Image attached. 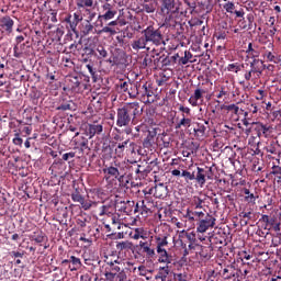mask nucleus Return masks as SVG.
I'll list each match as a JSON object with an SVG mask.
<instances>
[{"instance_id": "nucleus-46", "label": "nucleus", "mask_w": 281, "mask_h": 281, "mask_svg": "<svg viewBox=\"0 0 281 281\" xmlns=\"http://www.w3.org/2000/svg\"><path fill=\"white\" fill-rule=\"evenodd\" d=\"M80 205H81L82 210H85L87 212L88 210H91V207H93V205H98V202H92V201L87 202L83 199V201L80 203Z\"/></svg>"}, {"instance_id": "nucleus-10", "label": "nucleus", "mask_w": 281, "mask_h": 281, "mask_svg": "<svg viewBox=\"0 0 281 281\" xmlns=\"http://www.w3.org/2000/svg\"><path fill=\"white\" fill-rule=\"evenodd\" d=\"M143 192L145 196L147 194H153L154 192V196H156V199H165V196L168 195V187H166L164 183H159L154 189L151 188L148 191H143Z\"/></svg>"}, {"instance_id": "nucleus-27", "label": "nucleus", "mask_w": 281, "mask_h": 281, "mask_svg": "<svg viewBox=\"0 0 281 281\" xmlns=\"http://www.w3.org/2000/svg\"><path fill=\"white\" fill-rule=\"evenodd\" d=\"M244 194H245L244 200L246 201V203H248V205H252V206L256 205V199H258V196L251 193V191H249V189L247 188L244 189Z\"/></svg>"}, {"instance_id": "nucleus-11", "label": "nucleus", "mask_w": 281, "mask_h": 281, "mask_svg": "<svg viewBox=\"0 0 281 281\" xmlns=\"http://www.w3.org/2000/svg\"><path fill=\"white\" fill-rule=\"evenodd\" d=\"M130 146V153H135V143L131 142V139H126L122 143H119L116 148H115V155H117L119 157H124V151L126 150V148H128Z\"/></svg>"}, {"instance_id": "nucleus-22", "label": "nucleus", "mask_w": 281, "mask_h": 281, "mask_svg": "<svg viewBox=\"0 0 281 281\" xmlns=\"http://www.w3.org/2000/svg\"><path fill=\"white\" fill-rule=\"evenodd\" d=\"M157 10V3L155 1H145L140 4V12H146V14H155Z\"/></svg>"}, {"instance_id": "nucleus-8", "label": "nucleus", "mask_w": 281, "mask_h": 281, "mask_svg": "<svg viewBox=\"0 0 281 281\" xmlns=\"http://www.w3.org/2000/svg\"><path fill=\"white\" fill-rule=\"evenodd\" d=\"M222 277L224 280L240 281V270L236 267L228 265L222 270Z\"/></svg>"}, {"instance_id": "nucleus-33", "label": "nucleus", "mask_w": 281, "mask_h": 281, "mask_svg": "<svg viewBox=\"0 0 281 281\" xmlns=\"http://www.w3.org/2000/svg\"><path fill=\"white\" fill-rule=\"evenodd\" d=\"M193 131L198 137H205V131H207V127L201 123H198Z\"/></svg>"}, {"instance_id": "nucleus-1", "label": "nucleus", "mask_w": 281, "mask_h": 281, "mask_svg": "<svg viewBox=\"0 0 281 281\" xmlns=\"http://www.w3.org/2000/svg\"><path fill=\"white\" fill-rule=\"evenodd\" d=\"M144 113V108L139 102L125 103L116 110V126H130L131 122H135L139 115Z\"/></svg>"}, {"instance_id": "nucleus-42", "label": "nucleus", "mask_w": 281, "mask_h": 281, "mask_svg": "<svg viewBox=\"0 0 281 281\" xmlns=\"http://www.w3.org/2000/svg\"><path fill=\"white\" fill-rule=\"evenodd\" d=\"M130 86L131 81H120V83H117L119 93H126V91H128Z\"/></svg>"}, {"instance_id": "nucleus-58", "label": "nucleus", "mask_w": 281, "mask_h": 281, "mask_svg": "<svg viewBox=\"0 0 281 281\" xmlns=\"http://www.w3.org/2000/svg\"><path fill=\"white\" fill-rule=\"evenodd\" d=\"M110 265H111V271L113 272V273H115L116 276L122 271V268H120L119 266H114V263L113 262H110Z\"/></svg>"}, {"instance_id": "nucleus-17", "label": "nucleus", "mask_w": 281, "mask_h": 281, "mask_svg": "<svg viewBox=\"0 0 281 281\" xmlns=\"http://www.w3.org/2000/svg\"><path fill=\"white\" fill-rule=\"evenodd\" d=\"M251 206L252 205L247 204L246 206L240 209L241 212L239 213V218H244L241 220V223H244V225H247V223L251 221V216H254V209Z\"/></svg>"}, {"instance_id": "nucleus-26", "label": "nucleus", "mask_w": 281, "mask_h": 281, "mask_svg": "<svg viewBox=\"0 0 281 281\" xmlns=\"http://www.w3.org/2000/svg\"><path fill=\"white\" fill-rule=\"evenodd\" d=\"M169 273H170V267L168 266L160 267L158 269L157 276L155 277V280L166 281L168 279Z\"/></svg>"}, {"instance_id": "nucleus-7", "label": "nucleus", "mask_w": 281, "mask_h": 281, "mask_svg": "<svg viewBox=\"0 0 281 281\" xmlns=\"http://www.w3.org/2000/svg\"><path fill=\"white\" fill-rule=\"evenodd\" d=\"M65 21L68 24L69 30H71V32L76 34V37L78 38V24L80 23V21H82V15H80V13L78 12H75L72 15H67L65 18Z\"/></svg>"}, {"instance_id": "nucleus-23", "label": "nucleus", "mask_w": 281, "mask_h": 281, "mask_svg": "<svg viewBox=\"0 0 281 281\" xmlns=\"http://www.w3.org/2000/svg\"><path fill=\"white\" fill-rule=\"evenodd\" d=\"M148 45V42L146 37L143 35L138 37L137 40L133 41L132 43V49L135 52H139V49H146V46Z\"/></svg>"}, {"instance_id": "nucleus-4", "label": "nucleus", "mask_w": 281, "mask_h": 281, "mask_svg": "<svg viewBox=\"0 0 281 281\" xmlns=\"http://www.w3.org/2000/svg\"><path fill=\"white\" fill-rule=\"evenodd\" d=\"M117 11L112 7L111 3L105 2L101 5V13L98 15V21H111L115 19Z\"/></svg>"}, {"instance_id": "nucleus-50", "label": "nucleus", "mask_w": 281, "mask_h": 281, "mask_svg": "<svg viewBox=\"0 0 281 281\" xmlns=\"http://www.w3.org/2000/svg\"><path fill=\"white\" fill-rule=\"evenodd\" d=\"M265 56L267 57V60H268L269 63H274V64L278 63V57H276V55H273V53L267 50V52L265 53Z\"/></svg>"}, {"instance_id": "nucleus-63", "label": "nucleus", "mask_w": 281, "mask_h": 281, "mask_svg": "<svg viewBox=\"0 0 281 281\" xmlns=\"http://www.w3.org/2000/svg\"><path fill=\"white\" fill-rule=\"evenodd\" d=\"M179 111H181V113H186L187 115H190V108L188 106L180 105Z\"/></svg>"}, {"instance_id": "nucleus-24", "label": "nucleus", "mask_w": 281, "mask_h": 281, "mask_svg": "<svg viewBox=\"0 0 281 281\" xmlns=\"http://www.w3.org/2000/svg\"><path fill=\"white\" fill-rule=\"evenodd\" d=\"M148 241H139V247L143 249V254H146L147 258H155V248L150 247Z\"/></svg>"}, {"instance_id": "nucleus-49", "label": "nucleus", "mask_w": 281, "mask_h": 281, "mask_svg": "<svg viewBox=\"0 0 281 281\" xmlns=\"http://www.w3.org/2000/svg\"><path fill=\"white\" fill-rule=\"evenodd\" d=\"M143 233L144 231L142 228H135L134 234L132 235V238L134 240H139V238H144Z\"/></svg>"}, {"instance_id": "nucleus-15", "label": "nucleus", "mask_w": 281, "mask_h": 281, "mask_svg": "<svg viewBox=\"0 0 281 281\" xmlns=\"http://www.w3.org/2000/svg\"><path fill=\"white\" fill-rule=\"evenodd\" d=\"M102 131H104V127L102 124H89L86 128V135L89 137V139H93L95 135H102Z\"/></svg>"}, {"instance_id": "nucleus-62", "label": "nucleus", "mask_w": 281, "mask_h": 281, "mask_svg": "<svg viewBox=\"0 0 281 281\" xmlns=\"http://www.w3.org/2000/svg\"><path fill=\"white\" fill-rule=\"evenodd\" d=\"M108 211H109V206L102 205V206L100 207L99 216H104V215H106V212H108Z\"/></svg>"}, {"instance_id": "nucleus-20", "label": "nucleus", "mask_w": 281, "mask_h": 281, "mask_svg": "<svg viewBox=\"0 0 281 281\" xmlns=\"http://www.w3.org/2000/svg\"><path fill=\"white\" fill-rule=\"evenodd\" d=\"M175 0H162L161 12L162 14H175Z\"/></svg>"}, {"instance_id": "nucleus-36", "label": "nucleus", "mask_w": 281, "mask_h": 281, "mask_svg": "<svg viewBox=\"0 0 281 281\" xmlns=\"http://www.w3.org/2000/svg\"><path fill=\"white\" fill-rule=\"evenodd\" d=\"M76 5L79 10L82 8H93V0H77Z\"/></svg>"}, {"instance_id": "nucleus-41", "label": "nucleus", "mask_w": 281, "mask_h": 281, "mask_svg": "<svg viewBox=\"0 0 281 281\" xmlns=\"http://www.w3.org/2000/svg\"><path fill=\"white\" fill-rule=\"evenodd\" d=\"M181 177H183V179L187 183H190V181H194V179H195L194 172H190L188 170H182Z\"/></svg>"}, {"instance_id": "nucleus-19", "label": "nucleus", "mask_w": 281, "mask_h": 281, "mask_svg": "<svg viewBox=\"0 0 281 281\" xmlns=\"http://www.w3.org/2000/svg\"><path fill=\"white\" fill-rule=\"evenodd\" d=\"M198 8H200L202 12L210 14V12L214 10V0H198Z\"/></svg>"}, {"instance_id": "nucleus-29", "label": "nucleus", "mask_w": 281, "mask_h": 281, "mask_svg": "<svg viewBox=\"0 0 281 281\" xmlns=\"http://www.w3.org/2000/svg\"><path fill=\"white\" fill-rule=\"evenodd\" d=\"M126 93H128L130 98H137V95H139V88L136 83L131 82L127 87Z\"/></svg>"}, {"instance_id": "nucleus-53", "label": "nucleus", "mask_w": 281, "mask_h": 281, "mask_svg": "<svg viewBox=\"0 0 281 281\" xmlns=\"http://www.w3.org/2000/svg\"><path fill=\"white\" fill-rule=\"evenodd\" d=\"M13 144L15 146H23V138H21V136L19 134H15V136L13 138Z\"/></svg>"}, {"instance_id": "nucleus-34", "label": "nucleus", "mask_w": 281, "mask_h": 281, "mask_svg": "<svg viewBox=\"0 0 281 281\" xmlns=\"http://www.w3.org/2000/svg\"><path fill=\"white\" fill-rule=\"evenodd\" d=\"M226 111H233L234 115H237V119L240 117V115H243V109L238 108V105L236 104H229L226 106Z\"/></svg>"}, {"instance_id": "nucleus-56", "label": "nucleus", "mask_w": 281, "mask_h": 281, "mask_svg": "<svg viewBox=\"0 0 281 281\" xmlns=\"http://www.w3.org/2000/svg\"><path fill=\"white\" fill-rule=\"evenodd\" d=\"M86 12H88V19H86V21H89L91 23V21H93V19H95V12L91 11L90 9H86Z\"/></svg>"}, {"instance_id": "nucleus-28", "label": "nucleus", "mask_w": 281, "mask_h": 281, "mask_svg": "<svg viewBox=\"0 0 281 281\" xmlns=\"http://www.w3.org/2000/svg\"><path fill=\"white\" fill-rule=\"evenodd\" d=\"M259 63H262V61H260V59H254L250 63V70L246 71L244 75L245 80H251V74H256V71H258V69L256 68V65H258Z\"/></svg>"}, {"instance_id": "nucleus-5", "label": "nucleus", "mask_w": 281, "mask_h": 281, "mask_svg": "<svg viewBox=\"0 0 281 281\" xmlns=\"http://www.w3.org/2000/svg\"><path fill=\"white\" fill-rule=\"evenodd\" d=\"M114 205H115V210H117V212L126 214V216H131V214H133V209L135 207V201L115 200Z\"/></svg>"}, {"instance_id": "nucleus-48", "label": "nucleus", "mask_w": 281, "mask_h": 281, "mask_svg": "<svg viewBox=\"0 0 281 281\" xmlns=\"http://www.w3.org/2000/svg\"><path fill=\"white\" fill-rule=\"evenodd\" d=\"M271 175H274L277 181H280V179H281V167L280 166H273Z\"/></svg>"}, {"instance_id": "nucleus-38", "label": "nucleus", "mask_w": 281, "mask_h": 281, "mask_svg": "<svg viewBox=\"0 0 281 281\" xmlns=\"http://www.w3.org/2000/svg\"><path fill=\"white\" fill-rule=\"evenodd\" d=\"M188 63H192V53L186 50L184 56L179 59V65H188Z\"/></svg>"}, {"instance_id": "nucleus-32", "label": "nucleus", "mask_w": 281, "mask_h": 281, "mask_svg": "<svg viewBox=\"0 0 281 281\" xmlns=\"http://www.w3.org/2000/svg\"><path fill=\"white\" fill-rule=\"evenodd\" d=\"M116 249H117V251H124V250L128 251V249H133V244L128 240L119 241L116 244Z\"/></svg>"}, {"instance_id": "nucleus-59", "label": "nucleus", "mask_w": 281, "mask_h": 281, "mask_svg": "<svg viewBox=\"0 0 281 281\" xmlns=\"http://www.w3.org/2000/svg\"><path fill=\"white\" fill-rule=\"evenodd\" d=\"M212 176H213L212 167H206V169H204V177L212 179Z\"/></svg>"}, {"instance_id": "nucleus-47", "label": "nucleus", "mask_w": 281, "mask_h": 281, "mask_svg": "<svg viewBox=\"0 0 281 281\" xmlns=\"http://www.w3.org/2000/svg\"><path fill=\"white\" fill-rule=\"evenodd\" d=\"M81 142L79 143L81 153H85V150H89V139L81 137Z\"/></svg>"}, {"instance_id": "nucleus-43", "label": "nucleus", "mask_w": 281, "mask_h": 281, "mask_svg": "<svg viewBox=\"0 0 281 281\" xmlns=\"http://www.w3.org/2000/svg\"><path fill=\"white\" fill-rule=\"evenodd\" d=\"M71 200L75 203H82V201L85 200V196H82V194H80V191H78V189H76L72 193H71Z\"/></svg>"}, {"instance_id": "nucleus-61", "label": "nucleus", "mask_w": 281, "mask_h": 281, "mask_svg": "<svg viewBox=\"0 0 281 281\" xmlns=\"http://www.w3.org/2000/svg\"><path fill=\"white\" fill-rule=\"evenodd\" d=\"M172 23V13L167 14V16H165V25H171Z\"/></svg>"}, {"instance_id": "nucleus-13", "label": "nucleus", "mask_w": 281, "mask_h": 281, "mask_svg": "<svg viewBox=\"0 0 281 281\" xmlns=\"http://www.w3.org/2000/svg\"><path fill=\"white\" fill-rule=\"evenodd\" d=\"M225 12H227V14H235L237 16V19H243V21H245V10L240 9L238 11L236 10V4L232 1L226 2L223 5Z\"/></svg>"}, {"instance_id": "nucleus-9", "label": "nucleus", "mask_w": 281, "mask_h": 281, "mask_svg": "<svg viewBox=\"0 0 281 281\" xmlns=\"http://www.w3.org/2000/svg\"><path fill=\"white\" fill-rule=\"evenodd\" d=\"M251 124L256 126L255 131L257 132L258 137H269L273 131V127L263 124L262 122H252Z\"/></svg>"}, {"instance_id": "nucleus-16", "label": "nucleus", "mask_w": 281, "mask_h": 281, "mask_svg": "<svg viewBox=\"0 0 281 281\" xmlns=\"http://www.w3.org/2000/svg\"><path fill=\"white\" fill-rule=\"evenodd\" d=\"M203 95H205V90L196 88L189 98V104H191V106H199V104H201L199 102H203Z\"/></svg>"}, {"instance_id": "nucleus-31", "label": "nucleus", "mask_w": 281, "mask_h": 281, "mask_svg": "<svg viewBox=\"0 0 281 281\" xmlns=\"http://www.w3.org/2000/svg\"><path fill=\"white\" fill-rule=\"evenodd\" d=\"M104 175H109V177H114L115 179H117V177H120V169H117V167H106L103 169Z\"/></svg>"}, {"instance_id": "nucleus-30", "label": "nucleus", "mask_w": 281, "mask_h": 281, "mask_svg": "<svg viewBox=\"0 0 281 281\" xmlns=\"http://www.w3.org/2000/svg\"><path fill=\"white\" fill-rule=\"evenodd\" d=\"M190 124H192V120L187 119L186 114H182V119L176 124V128H190Z\"/></svg>"}, {"instance_id": "nucleus-37", "label": "nucleus", "mask_w": 281, "mask_h": 281, "mask_svg": "<svg viewBox=\"0 0 281 281\" xmlns=\"http://www.w3.org/2000/svg\"><path fill=\"white\" fill-rule=\"evenodd\" d=\"M69 49L72 54H76V52H81L82 50V38H80L78 42L70 44Z\"/></svg>"}, {"instance_id": "nucleus-60", "label": "nucleus", "mask_w": 281, "mask_h": 281, "mask_svg": "<svg viewBox=\"0 0 281 281\" xmlns=\"http://www.w3.org/2000/svg\"><path fill=\"white\" fill-rule=\"evenodd\" d=\"M59 111H70L71 110V105L68 103H64L61 105L58 106Z\"/></svg>"}, {"instance_id": "nucleus-52", "label": "nucleus", "mask_w": 281, "mask_h": 281, "mask_svg": "<svg viewBox=\"0 0 281 281\" xmlns=\"http://www.w3.org/2000/svg\"><path fill=\"white\" fill-rule=\"evenodd\" d=\"M115 276H117V274L115 272H113L112 270L105 271V280H108V281L115 280Z\"/></svg>"}, {"instance_id": "nucleus-21", "label": "nucleus", "mask_w": 281, "mask_h": 281, "mask_svg": "<svg viewBox=\"0 0 281 281\" xmlns=\"http://www.w3.org/2000/svg\"><path fill=\"white\" fill-rule=\"evenodd\" d=\"M156 251L159 255L158 262H161L164 265H170V262H172V259L170 258L166 248H156Z\"/></svg>"}, {"instance_id": "nucleus-6", "label": "nucleus", "mask_w": 281, "mask_h": 281, "mask_svg": "<svg viewBox=\"0 0 281 281\" xmlns=\"http://www.w3.org/2000/svg\"><path fill=\"white\" fill-rule=\"evenodd\" d=\"M261 221L266 223V227H268L270 232H276L277 236H280L281 222L278 218L269 215H262Z\"/></svg>"}, {"instance_id": "nucleus-2", "label": "nucleus", "mask_w": 281, "mask_h": 281, "mask_svg": "<svg viewBox=\"0 0 281 281\" xmlns=\"http://www.w3.org/2000/svg\"><path fill=\"white\" fill-rule=\"evenodd\" d=\"M142 35L145 36V41H147V43H151V45H156V47H159V45H166V43H164V35L161 34V31L159 29H155L153 25L143 30Z\"/></svg>"}, {"instance_id": "nucleus-64", "label": "nucleus", "mask_w": 281, "mask_h": 281, "mask_svg": "<svg viewBox=\"0 0 281 281\" xmlns=\"http://www.w3.org/2000/svg\"><path fill=\"white\" fill-rule=\"evenodd\" d=\"M83 52H85V54H87L88 56H92V54H93V48H91V47H89V46H86V47L83 48Z\"/></svg>"}, {"instance_id": "nucleus-57", "label": "nucleus", "mask_w": 281, "mask_h": 281, "mask_svg": "<svg viewBox=\"0 0 281 281\" xmlns=\"http://www.w3.org/2000/svg\"><path fill=\"white\" fill-rule=\"evenodd\" d=\"M192 214H193V216L198 217L196 221H201L205 216V213H203L202 211H194Z\"/></svg>"}, {"instance_id": "nucleus-40", "label": "nucleus", "mask_w": 281, "mask_h": 281, "mask_svg": "<svg viewBox=\"0 0 281 281\" xmlns=\"http://www.w3.org/2000/svg\"><path fill=\"white\" fill-rule=\"evenodd\" d=\"M70 262L74 265V267L70 268V271H76L82 267V261H80V258H77L76 256L70 257Z\"/></svg>"}, {"instance_id": "nucleus-55", "label": "nucleus", "mask_w": 281, "mask_h": 281, "mask_svg": "<svg viewBox=\"0 0 281 281\" xmlns=\"http://www.w3.org/2000/svg\"><path fill=\"white\" fill-rule=\"evenodd\" d=\"M74 157H76V154L74 151L66 153L63 155L64 161H69V159H74Z\"/></svg>"}, {"instance_id": "nucleus-3", "label": "nucleus", "mask_w": 281, "mask_h": 281, "mask_svg": "<svg viewBox=\"0 0 281 281\" xmlns=\"http://www.w3.org/2000/svg\"><path fill=\"white\" fill-rule=\"evenodd\" d=\"M214 225H216V218L207 213L204 218L198 220L196 232L205 234L207 229L214 228Z\"/></svg>"}, {"instance_id": "nucleus-35", "label": "nucleus", "mask_w": 281, "mask_h": 281, "mask_svg": "<svg viewBox=\"0 0 281 281\" xmlns=\"http://www.w3.org/2000/svg\"><path fill=\"white\" fill-rule=\"evenodd\" d=\"M98 34H110V36H115V34H117V29L106 25L103 30H99Z\"/></svg>"}, {"instance_id": "nucleus-45", "label": "nucleus", "mask_w": 281, "mask_h": 281, "mask_svg": "<svg viewBox=\"0 0 281 281\" xmlns=\"http://www.w3.org/2000/svg\"><path fill=\"white\" fill-rule=\"evenodd\" d=\"M192 205L194 210H203V200L199 196H193Z\"/></svg>"}, {"instance_id": "nucleus-25", "label": "nucleus", "mask_w": 281, "mask_h": 281, "mask_svg": "<svg viewBox=\"0 0 281 281\" xmlns=\"http://www.w3.org/2000/svg\"><path fill=\"white\" fill-rule=\"evenodd\" d=\"M198 172H196V176L194 178V180L196 181V183H199V186L201 188H203L205 186V169L201 168V167H198L196 168Z\"/></svg>"}, {"instance_id": "nucleus-18", "label": "nucleus", "mask_w": 281, "mask_h": 281, "mask_svg": "<svg viewBox=\"0 0 281 281\" xmlns=\"http://www.w3.org/2000/svg\"><path fill=\"white\" fill-rule=\"evenodd\" d=\"M0 27L4 30L8 34H12V27H14V20L9 15H5L0 19Z\"/></svg>"}, {"instance_id": "nucleus-51", "label": "nucleus", "mask_w": 281, "mask_h": 281, "mask_svg": "<svg viewBox=\"0 0 281 281\" xmlns=\"http://www.w3.org/2000/svg\"><path fill=\"white\" fill-rule=\"evenodd\" d=\"M227 71H235V74H238L240 71V66L236 64H229L227 67Z\"/></svg>"}, {"instance_id": "nucleus-44", "label": "nucleus", "mask_w": 281, "mask_h": 281, "mask_svg": "<svg viewBox=\"0 0 281 281\" xmlns=\"http://www.w3.org/2000/svg\"><path fill=\"white\" fill-rule=\"evenodd\" d=\"M97 52L99 54V56H98L99 60H104V58H106L109 56V52H106L104 49V46H102V45L97 47Z\"/></svg>"}, {"instance_id": "nucleus-39", "label": "nucleus", "mask_w": 281, "mask_h": 281, "mask_svg": "<svg viewBox=\"0 0 281 281\" xmlns=\"http://www.w3.org/2000/svg\"><path fill=\"white\" fill-rule=\"evenodd\" d=\"M156 249H164V247H168V237H156Z\"/></svg>"}, {"instance_id": "nucleus-14", "label": "nucleus", "mask_w": 281, "mask_h": 281, "mask_svg": "<svg viewBox=\"0 0 281 281\" xmlns=\"http://www.w3.org/2000/svg\"><path fill=\"white\" fill-rule=\"evenodd\" d=\"M80 33L82 36H89V34H98V29L87 20H83L79 26Z\"/></svg>"}, {"instance_id": "nucleus-54", "label": "nucleus", "mask_w": 281, "mask_h": 281, "mask_svg": "<svg viewBox=\"0 0 281 281\" xmlns=\"http://www.w3.org/2000/svg\"><path fill=\"white\" fill-rule=\"evenodd\" d=\"M86 67L89 71V74L92 76V78L95 81V78H97L98 75H97V71L93 69V66L91 64H88Z\"/></svg>"}, {"instance_id": "nucleus-12", "label": "nucleus", "mask_w": 281, "mask_h": 281, "mask_svg": "<svg viewBox=\"0 0 281 281\" xmlns=\"http://www.w3.org/2000/svg\"><path fill=\"white\" fill-rule=\"evenodd\" d=\"M142 90L140 101L144 102V104H153V102H155V91L148 89L146 85L142 86Z\"/></svg>"}]
</instances>
